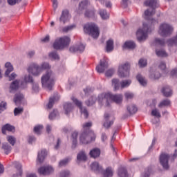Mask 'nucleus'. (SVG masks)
I'll return each mask as SVG.
<instances>
[{"label": "nucleus", "mask_w": 177, "mask_h": 177, "mask_svg": "<svg viewBox=\"0 0 177 177\" xmlns=\"http://www.w3.org/2000/svg\"><path fill=\"white\" fill-rule=\"evenodd\" d=\"M13 164L17 169V173L13 174L12 177H21L23 175V165L19 162H15Z\"/></svg>", "instance_id": "nucleus-15"}, {"label": "nucleus", "mask_w": 177, "mask_h": 177, "mask_svg": "<svg viewBox=\"0 0 177 177\" xmlns=\"http://www.w3.org/2000/svg\"><path fill=\"white\" fill-rule=\"evenodd\" d=\"M114 116L109 114V113H105L104 114V120L105 122H104V128H106V129H109L111 125L114 124Z\"/></svg>", "instance_id": "nucleus-12"}, {"label": "nucleus", "mask_w": 177, "mask_h": 177, "mask_svg": "<svg viewBox=\"0 0 177 177\" xmlns=\"http://www.w3.org/2000/svg\"><path fill=\"white\" fill-rule=\"evenodd\" d=\"M2 149L4 150L6 154H9L12 151V147L9 145V143L4 142L2 145Z\"/></svg>", "instance_id": "nucleus-30"}, {"label": "nucleus", "mask_w": 177, "mask_h": 177, "mask_svg": "<svg viewBox=\"0 0 177 177\" xmlns=\"http://www.w3.org/2000/svg\"><path fill=\"white\" fill-rule=\"evenodd\" d=\"M95 15V12L93 11H86L85 12L86 17H92Z\"/></svg>", "instance_id": "nucleus-61"}, {"label": "nucleus", "mask_w": 177, "mask_h": 177, "mask_svg": "<svg viewBox=\"0 0 177 177\" xmlns=\"http://www.w3.org/2000/svg\"><path fill=\"white\" fill-rule=\"evenodd\" d=\"M88 4H89V1H88V0L82 1L81 3H80L79 5V9H80V10H82V9L86 8Z\"/></svg>", "instance_id": "nucleus-45"}, {"label": "nucleus", "mask_w": 177, "mask_h": 177, "mask_svg": "<svg viewBox=\"0 0 177 177\" xmlns=\"http://www.w3.org/2000/svg\"><path fill=\"white\" fill-rule=\"evenodd\" d=\"M124 48H127L128 49H135V48H136V44L133 41H126L124 44Z\"/></svg>", "instance_id": "nucleus-36"}, {"label": "nucleus", "mask_w": 177, "mask_h": 177, "mask_svg": "<svg viewBox=\"0 0 177 177\" xmlns=\"http://www.w3.org/2000/svg\"><path fill=\"white\" fill-rule=\"evenodd\" d=\"M59 99H60V97H59V95H57L55 97H50L48 104V109H52V107H53V104L55 102H57V100H59Z\"/></svg>", "instance_id": "nucleus-28"}, {"label": "nucleus", "mask_w": 177, "mask_h": 177, "mask_svg": "<svg viewBox=\"0 0 177 177\" xmlns=\"http://www.w3.org/2000/svg\"><path fill=\"white\" fill-rule=\"evenodd\" d=\"M28 71L30 74H32V75L36 77L42 73L41 68L37 64H32L28 68Z\"/></svg>", "instance_id": "nucleus-11"}, {"label": "nucleus", "mask_w": 177, "mask_h": 177, "mask_svg": "<svg viewBox=\"0 0 177 177\" xmlns=\"http://www.w3.org/2000/svg\"><path fill=\"white\" fill-rule=\"evenodd\" d=\"M158 34L160 37H169L174 32V27L167 23H162L160 25Z\"/></svg>", "instance_id": "nucleus-6"}, {"label": "nucleus", "mask_w": 177, "mask_h": 177, "mask_svg": "<svg viewBox=\"0 0 177 177\" xmlns=\"http://www.w3.org/2000/svg\"><path fill=\"white\" fill-rule=\"evenodd\" d=\"M32 89L34 92H38L39 91V86L37 83H32Z\"/></svg>", "instance_id": "nucleus-60"}, {"label": "nucleus", "mask_w": 177, "mask_h": 177, "mask_svg": "<svg viewBox=\"0 0 177 177\" xmlns=\"http://www.w3.org/2000/svg\"><path fill=\"white\" fill-rule=\"evenodd\" d=\"M131 84H132V81L131 80H122L120 83L118 79H113L112 80V85L114 87V91H118L120 88H121V89L128 88Z\"/></svg>", "instance_id": "nucleus-7"}, {"label": "nucleus", "mask_w": 177, "mask_h": 177, "mask_svg": "<svg viewBox=\"0 0 177 177\" xmlns=\"http://www.w3.org/2000/svg\"><path fill=\"white\" fill-rule=\"evenodd\" d=\"M160 77H161V74H160L158 72H156L154 74L150 75V78L152 80H158Z\"/></svg>", "instance_id": "nucleus-52"}, {"label": "nucleus", "mask_w": 177, "mask_h": 177, "mask_svg": "<svg viewBox=\"0 0 177 177\" xmlns=\"http://www.w3.org/2000/svg\"><path fill=\"white\" fill-rule=\"evenodd\" d=\"M22 111L23 109L15 108L14 110V115H19V114H21Z\"/></svg>", "instance_id": "nucleus-59"}, {"label": "nucleus", "mask_w": 177, "mask_h": 177, "mask_svg": "<svg viewBox=\"0 0 177 177\" xmlns=\"http://www.w3.org/2000/svg\"><path fill=\"white\" fill-rule=\"evenodd\" d=\"M118 175L120 177H128V171H127V169L124 167H121L118 170Z\"/></svg>", "instance_id": "nucleus-31"}, {"label": "nucleus", "mask_w": 177, "mask_h": 177, "mask_svg": "<svg viewBox=\"0 0 177 177\" xmlns=\"http://www.w3.org/2000/svg\"><path fill=\"white\" fill-rule=\"evenodd\" d=\"M64 110H65V114H68L73 110V104L68 102L65 103L64 104Z\"/></svg>", "instance_id": "nucleus-32"}, {"label": "nucleus", "mask_w": 177, "mask_h": 177, "mask_svg": "<svg viewBox=\"0 0 177 177\" xmlns=\"http://www.w3.org/2000/svg\"><path fill=\"white\" fill-rule=\"evenodd\" d=\"M159 68L160 70H165V68H167V65L165 64V62H161L159 64Z\"/></svg>", "instance_id": "nucleus-62"}, {"label": "nucleus", "mask_w": 177, "mask_h": 177, "mask_svg": "<svg viewBox=\"0 0 177 177\" xmlns=\"http://www.w3.org/2000/svg\"><path fill=\"white\" fill-rule=\"evenodd\" d=\"M46 154L47 152L45 149H43L41 151V152H39L37 155V164H42L45 160V157H46Z\"/></svg>", "instance_id": "nucleus-19"}, {"label": "nucleus", "mask_w": 177, "mask_h": 177, "mask_svg": "<svg viewBox=\"0 0 177 177\" xmlns=\"http://www.w3.org/2000/svg\"><path fill=\"white\" fill-rule=\"evenodd\" d=\"M131 65L129 63L122 64L119 66L118 76L120 78H125L129 77V70Z\"/></svg>", "instance_id": "nucleus-9"}, {"label": "nucleus", "mask_w": 177, "mask_h": 177, "mask_svg": "<svg viewBox=\"0 0 177 177\" xmlns=\"http://www.w3.org/2000/svg\"><path fill=\"white\" fill-rule=\"evenodd\" d=\"M125 98L128 100L133 98V93L131 92H126L124 93Z\"/></svg>", "instance_id": "nucleus-55"}, {"label": "nucleus", "mask_w": 177, "mask_h": 177, "mask_svg": "<svg viewBox=\"0 0 177 177\" xmlns=\"http://www.w3.org/2000/svg\"><path fill=\"white\" fill-rule=\"evenodd\" d=\"M136 78L138 82L142 86H146V85H147V80H146V79L143 76H142V75L140 74L137 75Z\"/></svg>", "instance_id": "nucleus-26"}, {"label": "nucleus", "mask_w": 177, "mask_h": 177, "mask_svg": "<svg viewBox=\"0 0 177 177\" xmlns=\"http://www.w3.org/2000/svg\"><path fill=\"white\" fill-rule=\"evenodd\" d=\"M38 172L40 175H50L55 172V169L52 166H44L39 168Z\"/></svg>", "instance_id": "nucleus-13"}, {"label": "nucleus", "mask_w": 177, "mask_h": 177, "mask_svg": "<svg viewBox=\"0 0 177 177\" xmlns=\"http://www.w3.org/2000/svg\"><path fill=\"white\" fill-rule=\"evenodd\" d=\"M42 129H44L43 125H37V126L35 127L34 132H35V133H37V135H40Z\"/></svg>", "instance_id": "nucleus-46"}, {"label": "nucleus", "mask_w": 177, "mask_h": 177, "mask_svg": "<svg viewBox=\"0 0 177 177\" xmlns=\"http://www.w3.org/2000/svg\"><path fill=\"white\" fill-rule=\"evenodd\" d=\"M168 160H169V156L167 153H162L160 156V162L164 169H168L169 165H168Z\"/></svg>", "instance_id": "nucleus-14"}, {"label": "nucleus", "mask_w": 177, "mask_h": 177, "mask_svg": "<svg viewBox=\"0 0 177 177\" xmlns=\"http://www.w3.org/2000/svg\"><path fill=\"white\" fill-rule=\"evenodd\" d=\"M68 175H70V171H64L60 174V177H68Z\"/></svg>", "instance_id": "nucleus-64"}, {"label": "nucleus", "mask_w": 177, "mask_h": 177, "mask_svg": "<svg viewBox=\"0 0 177 177\" xmlns=\"http://www.w3.org/2000/svg\"><path fill=\"white\" fill-rule=\"evenodd\" d=\"M156 53L158 57H167V56H168V54H167V52H165L164 50H156Z\"/></svg>", "instance_id": "nucleus-41"}, {"label": "nucleus", "mask_w": 177, "mask_h": 177, "mask_svg": "<svg viewBox=\"0 0 177 177\" xmlns=\"http://www.w3.org/2000/svg\"><path fill=\"white\" fill-rule=\"evenodd\" d=\"M57 111L54 110L53 113H50L49 120H54V118H56V115H57Z\"/></svg>", "instance_id": "nucleus-54"}, {"label": "nucleus", "mask_w": 177, "mask_h": 177, "mask_svg": "<svg viewBox=\"0 0 177 177\" xmlns=\"http://www.w3.org/2000/svg\"><path fill=\"white\" fill-rule=\"evenodd\" d=\"M109 67V64H107V62L106 59H104L103 61L100 60V64L97 66L96 70L97 73H104V71Z\"/></svg>", "instance_id": "nucleus-16"}, {"label": "nucleus", "mask_w": 177, "mask_h": 177, "mask_svg": "<svg viewBox=\"0 0 177 177\" xmlns=\"http://www.w3.org/2000/svg\"><path fill=\"white\" fill-rule=\"evenodd\" d=\"M21 1V0H7L8 5L10 6H15L17 3H20Z\"/></svg>", "instance_id": "nucleus-51"}, {"label": "nucleus", "mask_w": 177, "mask_h": 177, "mask_svg": "<svg viewBox=\"0 0 177 177\" xmlns=\"http://www.w3.org/2000/svg\"><path fill=\"white\" fill-rule=\"evenodd\" d=\"M127 110L129 114H135L138 111V108L135 105H130L127 107Z\"/></svg>", "instance_id": "nucleus-42"}, {"label": "nucleus", "mask_w": 177, "mask_h": 177, "mask_svg": "<svg viewBox=\"0 0 177 177\" xmlns=\"http://www.w3.org/2000/svg\"><path fill=\"white\" fill-rule=\"evenodd\" d=\"M171 104V101L169 100H165L160 102L158 107H165V106H169Z\"/></svg>", "instance_id": "nucleus-44"}, {"label": "nucleus", "mask_w": 177, "mask_h": 177, "mask_svg": "<svg viewBox=\"0 0 177 177\" xmlns=\"http://www.w3.org/2000/svg\"><path fill=\"white\" fill-rule=\"evenodd\" d=\"M74 28H75V25L65 26L62 28V32H68V31H71V30H74Z\"/></svg>", "instance_id": "nucleus-47"}, {"label": "nucleus", "mask_w": 177, "mask_h": 177, "mask_svg": "<svg viewBox=\"0 0 177 177\" xmlns=\"http://www.w3.org/2000/svg\"><path fill=\"white\" fill-rule=\"evenodd\" d=\"M24 82H34L32 77L30 75H26L24 77Z\"/></svg>", "instance_id": "nucleus-56"}, {"label": "nucleus", "mask_w": 177, "mask_h": 177, "mask_svg": "<svg viewBox=\"0 0 177 177\" xmlns=\"http://www.w3.org/2000/svg\"><path fill=\"white\" fill-rule=\"evenodd\" d=\"M151 114V115H153V117H156L157 118H161V113H160V111H158V109H157L152 110Z\"/></svg>", "instance_id": "nucleus-43"}, {"label": "nucleus", "mask_w": 177, "mask_h": 177, "mask_svg": "<svg viewBox=\"0 0 177 177\" xmlns=\"http://www.w3.org/2000/svg\"><path fill=\"white\" fill-rule=\"evenodd\" d=\"M91 168L92 171H94V172H96L97 174H98L99 172H102V166H100L99 162H93L91 165Z\"/></svg>", "instance_id": "nucleus-21"}, {"label": "nucleus", "mask_w": 177, "mask_h": 177, "mask_svg": "<svg viewBox=\"0 0 177 177\" xmlns=\"http://www.w3.org/2000/svg\"><path fill=\"white\" fill-rule=\"evenodd\" d=\"M99 13L102 20H107L109 19V15L106 10H100Z\"/></svg>", "instance_id": "nucleus-39"}, {"label": "nucleus", "mask_w": 177, "mask_h": 177, "mask_svg": "<svg viewBox=\"0 0 177 177\" xmlns=\"http://www.w3.org/2000/svg\"><path fill=\"white\" fill-rule=\"evenodd\" d=\"M95 139H96V136L93 131H91L88 133H82L80 138V143L83 145H88V143H91V142H93Z\"/></svg>", "instance_id": "nucleus-8"}, {"label": "nucleus", "mask_w": 177, "mask_h": 177, "mask_svg": "<svg viewBox=\"0 0 177 177\" xmlns=\"http://www.w3.org/2000/svg\"><path fill=\"white\" fill-rule=\"evenodd\" d=\"M89 154L93 158H97L100 156V149L95 148L90 151Z\"/></svg>", "instance_id": "nucleus-25"}, {"label": "nucleus", "mask_w": 177, "mask_h": 177, "mask_svg": "<svg viewBox=\"0 0 177 177\" xmlns=\"http://www.w3.org/2000/svg\"><path fill=\"white\" fill-rule=\"evenodd\" d=\"M114 49V41L109 39L106 41V52H111Z\"/></svg>", "instance_id": "nucleus-29"}, {"label": "nucleus", "mask_w": 177, "mask_h": 177, "mask_svg": "<svg viewBox=\"0 0 177 177\" xmlns=\"http://www.w3.org/2000/svg\"><path fill=\"white\" fill-rule=\"evenodd\" d=\"M6 140L11 145V146H14L16 145V138L13 136H8L6 137Z\"/></svg>", "instance_id": "nucleus-38"}, {"label": "nucleus", "mask_w": 177, "mask_h": 177, "mask_svg": "<svg viewBox=\"0 0 177 177\" xmlns=\"http://www.w3.org/2000/svg\"><path fill=\"white\" fill-rule=\"evenodd\" d=\"M77 162H80V161H86V154H85V152L80 151L77 156Z\"/></svg>", "instance_id": "nucleus-27"}, {"label": "nucleus", "mask_w": 177, "mask_h": 177, "mask_svg": "<svg viewBox=\"0 0 177 177\" xmlns=\"http://www.w3.org/2000/svg\"><path fill=\"white\" fill-rule=\"evenodd\" d=\"M145 6H149L152 9H148L145 11V19L148 20V24L144 23L142 28H140L136 32L137 39L140 42L145 41L147 38V32H151V28H154V24L158 23L156 19H151V17L156 13V8H158V1L147 0L144 3Z\"/></svg>", "instance_id": "nucleus-1"}, {"label": "nucleus", "mask_w": 177, "mask_h": 177, "mask_svg": "<svg viewBox=\"0 0 177 177\" xmlns=\"http://www.w3.org/2000/svg\"><path fill=\"white\" fill-rule=\"evenodd\" d=\"M177 41L176 37H173L167 40V45L168 46H174V45H176Z\"/></svg>", "instance_id": "nucleus-48"}, {"label": "nucleus", "mask_w": 177, "mask_h": 177, "mask_svg": "<svg viewBox=\"0 0 177 177\" xmlns=\"http://www.w3.org/2000/svg\"><path fill=\"white\" fill-rule=\"evenodd\" d=\"M70 20V14L68 13V10H65L62 11V15L59 17V21L63 23V24H66L67 21Z\"/></svg>", "instance_id": "nucleus-17"}, {"label": "nucleus", "mask_w": 177, "mask_h": 177, "mask_svg": "<svg viewBox=\"0 0 177 177\" xmlns=\"http://www.w3.org/2000/svg\"><path fill=\"white\" fill-rule=\"evenodd\" d=\"M22 100H23V95L21 94L15 95L14 102L17 106H19V104H21Z\"/></svg>", "instance_id": "nucleus-35"}, {"label": "nucleus", "mask_w": 177, "mask_h": 177, "mask_svg": "<svg viewBox=\"0 0 177 177\" xmlns=\"http://www.w3.org/2000/svg\"><path fill=\"white\" fill-rule=\"evenodd\" d=\"M71 160V158H66L64 160H61L59 162V167H64V166L67 165V164H68V162H70Z\"/></svg>", "instance_id": "nucleus-49"}, {"label": "nucleus", "mask_w": 177, "mask_h": 177, "mask_svg": "<svg viewBox=\"0 0 177 177\" xmlns=\"http://www.w3.org/2000/svg\"><path fill=\"white\" fill-rule=\"evenodd\" d=\"M111 102H114L118 104L122 102V95H113L111 93H102L98 95V103L100 104H102L106 106V107H109L110 106V103Z\"/></svg>", "instance_id": "nucleus-2"}, {"label": "nucleus", "mask_w": 177, "mask_h": 177, "mask_svg": "<svg viewBox=\"0 0 177 177\" xmlns=\"http://www.w3.org/2000/svg\"><path fill=\"white\" fill-rule=\"evenodd\" d=\"M70 52H84L85 50V46L84 44H80L78 46H73L70 47L69 48Z\"/></svg>", "instance_id": "nucleus-20"}, {"label": "nucleus", "mask_w": 177, "mask_h": 177, "mask_svg": "<svg viewBox=\"0 0 177 177\" xmlns=\"http://www.w3.org/2000/svg\"><path fill=\"white\" fill-rule=\"evenodd\" d=\"M70 37L67 36L58 38L54 42L53 48L57 50L64 49V48H67L70 45Z\"/></svg>", "instance_id": "nucleus-5"}, {"label": "nucleus", "mask_w": 177, "mask_h": 177, "mask_svg": "<svg viewBox=\"0 0 177 177\" xmlns=\"http://www.w3.org/2000/svg\"><path fill=\"white\" fill-rule=\"evenodd\" d=\"M71 100H73V103L79 107L80 113L84 115V118H88V117H89V113L88 112V110H86V108H82V102L74 97H71Z\"/></svg>", "instance_id": "nucleus-10"}, {"label": "nucleus", "mask_w": 177, "mask_h": 177, "mask_svg": "<svg viewBox=\"0 0 177 177\" xmlns=\"http://www.w3.org/2000/svg\"><path fill=\"white\" fill-rule=\"evenodd\" d=\"M113 74H114V71L112 69L108 70L106 73L105 75L106 77H111L113 75Z\"/></svg>", "instance_id": "nucleus-63"}, {"label": "nucleus", "mask_w": 177, "mask_h": 177, "mask_svg": "<svg viewBox=\"0 0 177 177\" xmlns=\"http://www.w3.org/2000/svg\"><path fill=\"white\" fill-rule=\"evenodd\" d=\"M4 110H6V102H2L0 104V113H2Z\"/></svg>", "instance_id": "nucleus-57"}, {"label": "nucleus", "mask_w": 177, "mask_h": 177, "mask_svg": "<svg viewBox=\"0 0 177 177\" xmlns=\"http://www.w3.org/2000/svg\"><path fill=\"white\" fill-rule=\"evenodd\" d=\"M104 177H111L113 176V169L111 167H108L105 171L102 172Z\"/></svg>", "instance_id": "nucleus-37"}, {"label": "nucleus", "mask_w": 177, "mask_h": 177, "mask_svg": "<svg viewBox=\"0 0 177 177\" xmlns=\"http://www.w3.org/2000/svg\"><path fill=\"white\" fill-rule=\"evenodd\" d=\"M96 102V97L92 96L86 101V106H93Z\"/></svg>", "instance_id": "nucleus-40"}, {"label": "nucleus", "mask_w": 177, "mask_h": 177, "mask_svg": "<svg viewBox=\"0 0 177 177\" xmlns=\"http://www.w3.org/2000/svg\"><path fill=\"white\" fill-rule=\"evenodd\" d=\"M21 85H23V81L20 80H15L10 84V88L12 91H17Z\"/></svg>", "instance_id": "nucleus-18"}, {"label": "nucleus", "mask_w": 177, "mask_h": 177, "mask_svg": "<svg viewBox=\"0 0 177 177\" xmlns=\"http://www.w3.org/2000/svg\"><path fill=\"white\" fill-rule=\"evenodd\" d=\"M161 92L166 97L172 95V90H171V88H169L168 86L163 87L161 90Z\"/></svg>", "instance_id": "nucleus-23"}, {"label": "nucleus", "mask_w": 177, "mask_h": 177, "mask_svg": "<svg viewBox=\"0 0 177 177\" xmlns=\"http://www.w3.org/2000/svg\"><path fill=\"white\" fill-rule=\"evenodd\" d=\"M40 68H41V71H42V70H46L48 68H50V66H49L48 63H43L40 66Z\"/></svg>", "instance_id": "nucleus-58"}, {"label": "nucleus", "mask_w": 177, "mask_h": 177, "mask_svg": "<svg viewBox=\"0 0 177 177\" xmlns=\"http://www.w3.org/2000/svg\"><path fill=\"white\" fill-rule=\"evenodd\" d=\"M5 67H6V68H7L5 72V77H8V76H9V74H10V73H12V71H13V70H14L13 66L12 65V64L10 62H7L5 64Z\"/></svg>", "instance_id": "nucleus-24"}, {"label": "nucleus", "mask_w": 177, "mask_h": 177, "mask_svg": "<svg viewBox=\"0 0 177 177\" xmlns=\"http://www.w3.org/2000/svg\"><path fill=\"white\" fill-rule=\"evenodd\" d=\"M41 85L43 88L52 91L53 85H55V75L51 71H48L46 74L41 77Z\"/></svg>", "instance_id": "nucleus-3"}, {"label": "nucleus", "mask_w": 177, "mask_h": 177, "mask_svg": "<svg viewBox=\"0 0 177 177\" xmlns=\"http://www.w3.org/2000/svg\"><path fill=\"white\" fill-rule=\"evenodd\" d=\"M49 56L51 59H54V60H59V55L55 52L50 53Z\"/></svg>", "instance_id": "nucleus-53"}, {"label": "nucleus", "mask_w": 177, "mask_h": 177, "mask_svg": "<svg viewBox=\"0 0 177 177\" xmlns=\"http://www.w3.org/2000/svg\"><path fill=\"white\" fill-rule=\"evenodd\" d=\"M1 131L3 135L6 134V131H8L9 132H15V127L10 124H6L2 127Z\"/></svg>", "instance_id": "nucleus-22"}, {"label": "nucleus", "mask_w": 177, "mask_h": 177, "mask_svg": "<svg viewBox=\"0 0 177 177\" xmlns=\"http://www.w3.org/2000/svg\"><path fill=\"white\" fill-rule=\"evenodd\" d=\"M138 66L140 67H146L147 66V59H140L138 62Z\"/></svg>", "instance_id": "nucleus-50"}, {"label": "nucleus", "mask_w": 177, "mask_h": 177, "mask_svg": "<svg viewBox=\"0 0 177 177\" xmlns=\"http://www.w3.org/2000/svg\"><path fill=\"white\" fill-rule=\"evenodd\" d=\"M84 31L85 34H88V35H91L94 39L98 38L100 34L99 27L93 23L85 24Z\"/></svg>", "instance_id": "nucleus-4"}, {"label": "nucleus", "mask_w": 177, "mask_h": 177, "mask_svg": "<svg viewBox=\"0 0 177 177\" xmlns=\"http://www.w3.org/2000/svg\"><path fill=\"white\" fill-rule=\"evenodd\" d=\"M77 136H78V133L77 131H75L72 134V142H73L72 148L73 149H75V147H77Z\"/></svg>", "instance_id": "nucleus-33"}, {"label": "nucleus", "mask_w": 177, "mask_h": 177, "mask_svg": "<svg viewBox=\"0 0 177 177\" xmlns=\"http://www.w3.org/2000/svg\"><path fill=\"white\" fill-rule=\"evenodd\" d=\"M152 45L153 46H157V45H160V46H164V45H165V40L156 38L155 39Z\"/></svg>", "instance_id": "nucleus-34"}]
</instances>
